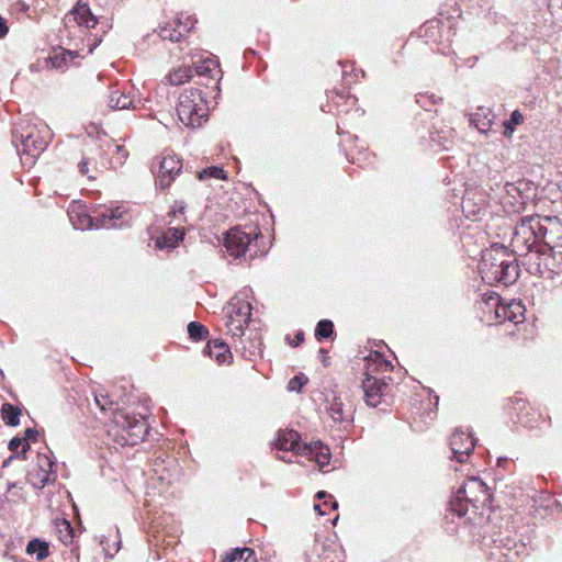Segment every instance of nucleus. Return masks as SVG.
Masks as SVG:
<instances>
[{
    "mask_svg": "<svg viewBox=\"0 0 562 562\" xmlns=\"http://www.w3.org/2000/svg\"><path fill=\"white\" fill-rule=\"evenodd\" d=\"M479 272L484 282L490 285L508 286L519 277V266L514 254L499 244L492 245L482 251Z\"/></svg>",
    "mask_w": 562,
    "mask_h": 562,
    "instance_id": "obj_1",
    "label": "nucleus"
},
{
    "mask_svg": "<svg viewBox=\"0 0 562 562\" xmlns=\"http://www.w3.org/2000/svg\"><path fill=\"white\" fill-rule=\"evenodd\" d=\"M52 138L49 126L41 121L21 119L12 128V145L25 165L34 164Z\"/></svg>",
    "mask_w": 562,
    "mask_h": 562,
    "instance_id": "obj_2",
    "label": "nucleus"
},
{
    "mask_svg": "<svg viewBox=\"0 0 562 562\" xmlns=\"http://www.w3.org/2000/svg\"><path fill=\"white\" fill-rule=\"evenodd\" d=\"M493 493L479 477H470L460 486L448 503V510L458 517H463L471 505L475 510L491 508Z\"/></svg>",
    "mask_w": 562,
    "mask_h": 562,
    "instance_id": "obj_3",
    "label": "nucleus"
},
{
    "mask_svg": "<svg viewBox=\"0 0 562 562\" xmlns=\"http://www.w3.org/2000/svg\"><path fill=\"white\" fill-rule=\"evenodd\" d=\"M552 234L535 217H525L516 225L512 237L515 255L524 256L535 251L533 248H546L553 244Z\"/></svg>",
    "mask_w": 562,
    "mask_h": 562,
    "instance_id": "obj_4",
    "label": "nucleus"
},
{
    "mask_svg": "<svg viewBox=\"0 0 562 562\" xmlns=\"http://www.w3.org/2000/svg\"><path fill=\"white\" fill-rule=\"evenodd\" d=\"M125 211L121 206H102L87 214L85 211L68 212L69 220L76 229L121 228L124 225Z\"/></svg>",
    "mask_w": 562,
    "mask_h": 562,
    "instance_id": "obj_5",
    "label": "nucleus"
},
{
    "mask_svg": "<svg viewBox=\"0 0 562 562\" xmlns=\"http://www.w3.org/2000/svg\"><path fill=\"white\" fill-rule=\"evenodd\" d=\"M177 114L182 124L200 127L207 119V106L199 89H189L179 97Z\"/></svg>",
    "mask_w": 562,
    "mask_h": 562,
    "instance_id": "obj_6",
    "label": "nucleus"
},
{
    "mask_svg": "<svg viewBox=\"0 0 562 562\" xmlns=\"http://www.w3.org/2000/svg\"><path fill=\"white\" fill-rule=\"evenodd\" d=\"M535 195V183L530 180L520 179L516 182H506L499 200L507 214H517L525 210L526 204Z\"/></svg>",
    "mask_w": 562,
    "mask_h": 562,
    "instance_id": "obj_7",
    "label": "nucleus"
},
{
    "mask_svg": "<svg viewBox=\"0 0 562 562\" xmlns=\"http://www.w3.org/2000/svg\"><path fill=\"white\" fill-rule=\"evenodd\" d=\"M555 252L557 246L551 245L524 255L527 258L528 271L542 278H552L553 274L562 272L561 260Z\"/></svg>",
    "mask_w": 562,
    "mask_h": 562,
    "instance_id": "obj_8",
    "label": "nucleus"
},
{
    "mask_svg": "<svg viewBox=\"0 0 562 562\" xmlns=\"http://www.w3.org/2000/svg\"><path fill=\"white\" fill-rule=\"evenodd\" d=\"M251 304L236 294L231 299L226 308L225 327L227 334L240 338L251 317Z\"/></svg>",
    "mask_w": 562,
    "mask_h": 562,
    "instance_id": "obj_9",
    "label": "nucleus"
},
{
    "mask_svg": "<svg viewBox=\"0 0 562 562\" xmlns=\"http://www.w3.org/2000/svg\"><path fill=\"white\" fill-rule=\"evenodd\" d=\"M257 227L250 232L241 231L239 227L231 228L224 234L223 243L226 251L234 258H240L246 254L254 239L259 235Z\"/></svg>",
    "mask_w": 562,
    "mask_h": 562,
    "instance_id": "obj_10",
    "label": "nucleus"
},
{
    "mask_svg": "<svg viewBox=\"0 0 562 562\" xmlns=\"http://www.w3.org/2000/svg\"><path fill=\"white\" fill-rule=\"evenodd\" d=\"M475 447V439L468 430L457 429L450 438L451 459L464 463Z\"/></svg>",
    "mask_w": 562,
    "mask_h": 562,
    "instance_id": "obj_11",
    "label": "nucleus"
},
{
    "mask_svg": "<svg viewBox=\"0 0 562 562\" xmlns=\"http://www.w3.org/2000/svg\"><path fill=\"white\" fill-rule=\"evenodd\" d=\"M274 448L279 451H291L296 454H307L313 451L312 443L301 442L299 432L293 429L279 430Z\"/></svg>",
    "mask_w": 562,
    "mask_h": 562,
    "instance_id": "obj_12",
    "label": "nucleus"
},
{
    "mask_svg": "<svg viewBox=\"0 0 562 562\" xmlns=\"http://www.w3.org/2000/svg\"><path fill=\"white\" fill-rule=\"evenodd\" d=\"M182 170V162L180 158L175 154L165 155L159 164V170L156 183L161 188L166 189L171 186L176 176Z\"/></svg>",
    "mask_w": 562,
    "mask_h": 562,
    "instance_id": "obj_13",
    "label": "nucleus"
},
{
    "mask_svg": "<svg viewBox=\"0 0 562 562\" xmlns=\"http://www.w3.org/2000/svg\"><path fill=\"white\" fill-rule=\"evenodd\" d=\"M362 390L367 405L376 407L381 403L382 397L387 393L389 383L367 373L362 381Z\"/></svg>",
    "mask_w": 562,
    "mask_h": 562,
    "instance_id": "obj_14",
    "label": "nucleus"
},
{
    "mask_svg": "<svg viewBox=\"0 0 562 562\" xmlns=\"http://www.w3.org/2000/svg\"><path fill=\"white\" fill-rule=\"evenodd\" d=\"M326 409L336 424L351 425L353 422L352 407L351 405L347 407L340 395L334 394Z\"/></svg>",
    "mask_w": 562,
    "mask_h": 562,
    "instance_id": "obj_15",
    "label": "nucleus"
},
{
    "mask_svg": "<svg viewBox=\"0 0 562 562\" xmlns=\"http://www.w3.org/2000/svg\"><path fill=\"white\" fill-rule=\"evenodd\" d=\"M526 308L520 301H510L507 304H498L496 306V317L518 324L525 318Z\"/></svg>",
    "mask_w": 562,
    "mask_h": 562,
    "instance_id": "obj_16",
    "label": "nucleus"
},
{
    "mask_svg": "<svg viewBox=\"0 0 562 562\" xmlns=\"http://www.w3.org/2000/svg\"><path fill=\"white\" fill-rule=\"evenodd\" d=\"M203 352L214 358L220 364L229 363L232 359L229 347L222 339L209 340Z\"/></svg>",
    "mask_w": 562,
    "mask_h": 562,
    "instance_id": "obj_17",
    "label": "nucleus"
},
{
    "mask_svg": "<svg viewBox=\"0 0 562 562\" xmlns=\"http://www.w3.org/2000/svg\"><path fill=\"white\" fill-rule=\"evenodd\" d=\"M184 237V229L170 227L162 235L156 238L155 245L158 249H173Z\"/></svg>",
    "mask_w": 562,
    "mask_h": 562,
    "instance_id": "obj_18",
    "label": "nucleus"
},
{
    "mask_svg": "<svg viewBox=\"0 0 562 562\" xmlns=\"http://www.w3.org/2000/svg\"><path fill=\"white\" fill-rule=\"evenodd\" d=\"M493 120L494 114L491 109L484 106L477 108L470 117L471 124L482 134H486L491 130Z\"/></svg>",
    "mask_w": 562,
    "mask_h": 562,
    "instance_id": "obj_19",
    "label": "nucleus"
},
{
    "mask_svg": "<svg viewBox=\"0 0 562 562\" xmlns=\"http://www.w3.org/2000/svg\"><path fill=\"white\" fill-rule=\"evenodd\" d=\"M75 21L79 25L86 27H94L98 23L97 16L91 12L88 3L78 2L77 5L71 10Z\"/></svg>",
    "mask_w": 562,
    "mask_h": 562,
    "instance_id": "obj_20",
    "label": "nucleus"
},
{
    "mask_svg": "<svg viewBox=\"0 0 562 562\" xmlns=\"http://www.w3.org/2000/svg\"><path fill=\"white\" fill-rule=\"evenodd\" d=\"M147 432L148 425L146 419L143 416H138L137 420H133V426L130 427V430L126 432V441L132 446L137 445L139 441L144 440Z\"/></svg>",
    "mask_w": 562,
    "mask_h": 562,
    "instance_id": "obj_21",
    "label": "nucleus"
},
{
    "mask_svg": "<svg viewBox=\"0 0 562 562\" xmlns=\"http://www.w3.org/2000/svg\"><path fill=\"white\" fill-rule=\"evenodd\" d=\"M134 102V99L120 90H113L109 95V105L114 110L135 109Z\"/></svg>",
    "mask_w": 562,
    "mask_h": 562,
    "instance_id": "obj_22",
    "label": "nucleus"
},
{
    "mask_svg": "<svg viewBox=\"0 0 562 562\" xmlns=\"http://www.w3.org/2000/svg\"><path fill=\"white\" fill-rule=\"evenodd\" d=\"M77 57H79L78 52L63 49L59 53H55L53 56H50L49 61L53 68L64 69L68 67L69 63Z\"/></svg>",
    "mask_w": 562,
    "mask_h": 562,
    "instance_id": "obj_23",
    "label": "nucleus"
},
{
    "mask_svg": "<svg viewBox=\"0 0 562 562\" xmlns=\"http://www.w3.org/2000/svg\"><path fill=\"white\" fill-rule=\"evenodd\" d=\"M21 409L10 403H4L1 406V417L5 425L15 427L20 424Z\"/></svg>",
    "mask_w": 562,
    "mask_h": 562,
    "instance_id": "obj_24",
    "label": "nucleus"
},
{
    "mask_svg": "<svg viewBox=\"0 0 562 562\" xmlns=\"http://www.w3.org/2000/svg\"><path fill=\"white\" fill-rule=\"evenodd\" d=\"M48 543L38 538L32 539L26 546L27 554H35L38 561H43L48 557Z\"/></svg>",
    "mask_w": 562,
    "mask_h": 562,
    "instance_id": "obj_25",
    "label": "nucleus"
},
{
    "mask_svg": "<svg viewBox=\"0 0 562 562\" xmlns=\"http://www.w3.org/2000/svg\"><path fill=\"white\" fill-rule=\"evenodd\" d=\"M192 77V69L189 66L179 67L173 69L167 75V80L170 85L179 86L188 82Z\"/></svg>",
    "mask_w": 562,
    "mask_h": 562,
    "instance_id": "obj_26",
    "label": "nucleus"
},
{
    "mask_svg": "<svg viewBox=\"0 0 562 562\" xmlns=\"http://www.w3.org/2000/svg\"><path fill=\"white\" fill-rule=\"evenodd\" d=\"M56 531L58 533L59 540L64 544H69L72 542L75 530L69 520L63 518L56 521Z\"/></svg>",
    "mask_w": 562,
    "mask_h": 562,
    "instance_id": "obj_27",
    "label": "nucleus"
},
{
    "mask_svg": "<svg viewBox=\"0 0 562 562\" xmlns=\"http://www.w3.org/2000/svg\"><path fill=\"white\" fill-rule=\"evenodd\" d=\"M313 451L307 453L306 456L310 458H315L321 468H324L329 463L330 452L327 447H324L322 442L312 443Z\"/></svg>",
    "mask_w": 562,
    "mask_h": 562,
    "instance_id": "obj_28",
    "label": "nucleus"
},
{
    "mask_svg": "<svg viewBox=\"0 0 562 562\" xmlns=\"http://www.w3.org/2000/svg\"><path fill=\"white\" fill-rule=\"evenodd\" d=\"M220 71L218 63L210 58L195 66L196 75L212 79H214Z\"/></svg>",
    "mask_w": 562,
    "mask_h": 562,
    "instance_id": "obj_29",
    "label": "nucleus"
},
{
    "mask_svg": "<svg viewBox=\"0 0 562 562\" xmlns=\"http://www.w3.org/2000/svg\"><path fill=\"white\" fill-rule=\"evenodd\" d=\"M158 35L161 40H169L171 42H180L183 37L182 31L177 29L175 22L159 26Z\"/></svg>",
    "mask_w": 562,
    "mask_h": 562,
    "instance_id": "obj_30",
    "label": "nucleus"
},
{
    "mask_svg": "<svg viewBox=\"0 0 562 562\" xmlns=\"http://www.w3.org/2000/svg\"><path fill=\"white\" fill-rule=\"evenodd\" d=\"M529 407L527 400L516 396L510 398L508 413L512 416V419L517 424L520 414H524Z\"/></svg>",
    "mask_w": 562,
    "mask_h": 562,
    "instance_id": "obj_31",
    "label": "nucleus"
},
{
    "mask_svg": "<svg viewBox=\"0 0 562 562\" xmlns=\"http://www.w3.org/2000/svg\"><path fill=\"white\" fill-rule=\"evenodd\" d=\"M112 150V160L111 164L113 168H117L124 165L125 160L128 157V151L123 145L120 144H108V150Z\"/></svg>",
    "mask_w": 562,
    "mask_h": 562,
    "instance_id": "obj_32",
    "label": "nucleus"
},
{
    "mask_svg": "<svg viewBox=\"0 0 562 562\" xmlns=\"http://www.w3.org/2000/svg\"><path fill=\"white\" fill-rule=\"evenodd\" d=\"M254 558H256L254 550L249 548H236L224 558L223 562H248Z\"/></svg>",
    "mask_w": 562,
    "mask_h": 562,
    "instance_id": "obj_33",
    "label": "nucleus"
},
{
    "mask_svg": "<svg viewBox=\"0 0 562 562\" xmlns=\"http://www.w3.org/2000/svg\"><path fill=\"white\" fill-rule=\"evenodd\" d=\"M541 414L529 407L524 414H520L517 424L526 428H538Z\"/></svg>",
    "mask_w": 562,
    "mask_h": 562,
    "instance_id": "obj_34",
    "label": "nucleus"
},
{
    "mask_svg": "<svg viewBox=\"0 0 562 562\" xmlns=\"http://www.w3.org/2000/svg\"><path fill=\"white\" fill-rule=\"evenodd\" d=\"M27 481L30 484H32L33 487L43 488L46 484L54 480L53 476H50L46 472L43 473L40 470H32L27 474Z\"/></svg>",
    "mask_w": 562,
    "mask_h": 562,
    "instance_id": "obj_35",
    "label": "nucleus"
},
{
    "mask_svg": "<svg viewBox=\"0 0 562 562\" xmlns=\"http://www.w3.org/2000/svg\"><path fill=\"white\" fill-rule=\"evenodd\" d=\"M334 335V323L330 319H321L315 328L317 340L328 339Z\"/></svg>",
    "mask_w": 562,
    "mask_h": 562,
    "instance_id": "obj_36",
    "label": "nucleus"
},
{
    "mask_svg": "<svg viewBox=\"0 0 562 562\" xmlns=\"http://www.w3.org/2000/svg\"><path fill=\"white\" fill-rule=\"evenodd\" d=\"M188 334L191 339L198 341L207 337L209 329L199 322H190L188 324Z\"/></svg>",
    "mask_w": 562,
    "mask_h": 562,
    "instance_id": "obj_37",
    "label": "nucleus"
},
{
    "mask_svg": "<svg viewBox=\"0 0 562 562\" xmlns=\"http://www.w3.org/2000/svg\"><path fill=\"white\" fill-rule=\"evenodd\" d=\"M9 449L12 453H20L22 460H26V452L30 449V443L23 441L20 437H13L9 442Z\"/></svg>",
    "mask_w": 562,
    "mask_h": 562,
    "instance_id": "obj_38",
    "label": "nucleus"
},
{
    "mask_svg": "<svg viewBox=\"0 0 562 562\" xmlns=\"http://www.w3.org/2000/svg\"><path fill=\"white\" fill-rule=\"evenodd\" d=\"M137 418L135 415L119 412L114 416V422L124 432H127L133 426V420H137Z\"/></svg>",
    "mask_w": 562,
    "mask_h": 562,
    "instance_id": "obj_39",
    "label": "nucleus"
},
{
    "mask_svg": "<svg viewBox=\"0 0 562 562\" xmlns=\"http://www.w3.org/2000/svg\"><path fill=\"white\" fill-rule=\"evenodd\" d=\"M522 121L524 116L518 110L512 112L509 120L504 122V135L510 136L515 130V126L522 123Z\"/></svg>",
    "mask_w": 562,
    "mask_h": 562,
    "instance_id": "obj_40",
    "label": "nucleus"
},
{
    "mask_svg": "<svg viewBox=\"0 0 562 562\" xmlns=\"http://www.w3.org/2000/svg\"><path fill=\"white\" fill-rule=\"evenodd\" d=\"M55 463L54 461L45 456V454H42V453H38L37 456V469L36 470H40L41 472L43 473H47L49 474L50 476H53V480H55L56 475H55V472L53 470Z\"/></svg>",
    "mask_w": 562,
    "mask_h": 562,
    "instance_id": "obj_41",
    "label": "nucleus"
},
{
    "mask_svg": "<svg viewBox=\"0 0 562 562\" xmlns=\"http://www.w3.org/2000/svg\"><path fill=\"white\" fill-rule=\"evenodd\" d=\"M175 22V25L177 26L178 30H181L182 33H189L194 24H195V20L192 18V16H189V15H186L183 13H180L176 21Z\"/></svg>",
    "mask_w": 562,
    "mask_h": 562,
    "instance_id": "obj_42",
    "label": "nucleus"
},
{
    "mask_svg": "<svg viewBox=\"0 0 562 562\" xmlns=\"http://www.w3.org/2000/svg\"><path fill=\"white\" fill-rule=\"evenodd\" d=\"M205 177L226 179V172L221 167L212 166L199 172V179H204Z\"/></svg>",
    "mask_w": 562,
    "mask_h": 562,
    "instance_id": "obj_43",
    "label": "nucleus"
},
{
    "mask_svg": "<svg viewBox=\"0 0 562 562\" xmlns=\"http://www.w3.org/2000/svg\"><path fill=\"white\" fill-rule=\"evenodd\" d=\"M94 402L102 412H108L112 408L113 402L106 393H94Z\"/></svg>",
    "mask_w": 562,
    "mask_h": 562,
    "instance_id": "obj_44",
    "label": "nucleus"
},
{
    "mask_svg": "<svg viewBox=\"0 0 562 562\" xmlns=\"http://www.w3.org/2000/svg\"><path fill=\"white\" fill-rule=\"evenodd\" d=\"M308 379L303 374H299L293 376L288 383V391L290 392H300L304 384H306Z\"/></svg>",
    "mask_w": 562,
    "mask_h": 562,
    "instance_id": "obj_45",
    "label": "nucleus"
},
{
    "mask_svg": "<svg viewBox=\"0 0 562 562\" xmlns=\"http://www.w3.org/2000/svg\"><path fill=\"white\" fill-rule=\"evenodd\" d=\"M92 164V159L89 157H82L80 162L78 164L79 172L82 176H88L90 171V165Z\"/></svg>",
    "mask_w": 562,
    "mask_h": 562,
    "instance_id": "obj_46",
    "label": "nucleus"
},
{
    "mask_svg": "<svg viewBox=\"0 0 562 562\" xmlns=\"http://www.w3.org/2000/svg\"><path fill=\"white\" fill-rule=\"evenodd\" d=\"M186 210V203L183 201H176L171 207L169 215L176 216L177 213H183Z\"/></svg>",
    "mask_w": 562,
    "mask_h": 562,
    "instance_id": "obj_47",
    "label": "nucleus"
},
{
    "mask_svg": "<svg viewBox=\"0 0 562 562\" xmlns=\"http://www.w3.org/2000/svg\"><path fill=\"white\" fill-rule=\"evenodd\" d=\"M38 436V431L34 428H26L24 431V439L23 441L32 440L36 441Z\"/></svg>",
    "mask_w": 562,
    "mask_h": 562,
    "instance_id": "obj_48",
    "label": "nucleus"
},
{
    "mask_svg": "<svg viewBox=\"0 0 562 562\" xmlns=\"http://www.w3.org/2000/svg\"><path fill=\"white\" fill-rule=\"evenodd\" d=\"M9 32V27L7 25V21L0 16V38H3Z\"/></svg>",
    "mask_w": 562,
    "mask_h": 562,
    "instance_id": "obj_49",
    "label": "nucleus"
},
{
    "mask_svg": "<svg viewBox=\"0 0 562 562\" xmlns=\"http://www.w3.org/2000/svg\"><path fill=\"white\" fill-rule=\"evenodd\" d=\"M559 241L558 243H553L552 246H557V256H559L560 260H561V265H562V235L558 237Z\"/></svg>",
    "mask_w": 562,
    "mask_h": 562,
    "instance_id": "obj_50",
    "label": "nucleus"
},
{
    "mask_svg": "<svg viewBox=\"0 0 562 562\" xmlns=\"http://www.w3.org/2000/svg\"><path fill=\"white\" fill-rule=\"evenodd\" d=\"M548 5L553 10L562 9V0H548Z\"/></svg>",
    "mask_w": 562,
    "mask_h": 562,
    "instance_id": "obj_51",
    "label": "nucleus"
},
{
    "mask_svg": "<svg viewBox=\"0 0 562 562\" xmlns=\"http://www.w3.org/2000/svg\"><path fill=\"white\" fill-rule=\"evenodd\" d=\"M15 458H21V454L20 453H12L9 458H7L3 463H2V468H7L10 465V463L12 462L13 459Z\"/></svg>",
    "mask_w": 562,
    "mask_h": 562,
    "instance_id": "obj_52",
    "label": "nucleus"
},
{
    "mask_svg": "<svg viewBox=\"0 0 562 562\" xmlns=\"http://www.w3.org/2000/svg\"><path fill=\"white\" fill-rule=\"evenodd\" d=\"M328 497L330 498V501L329 502L328 501H324V503L322 505L325 506V507H328V505H330V507L333 509H337L338 508L337 501L333 499V497L330 495Z\"/></svg>",
    "mask_w": 562,
    "mask_h": 562,
    "instance_id": "obj_53",
    "label": "nucleus"
},
{
    "mask_svg": "<svg viewBox=\"0 0 562 562\" xmlns=\"http://www.w3.org/2000/svg\"><path fill=\"white\" fill-rule=\"evenodd\" d=\"M319 356H321V360L322 362L325 364V366H328L327 363V360H328V357H327V351L324 349V348H321L319 351H318Z\"/></svg>",
    "mask_w": 562,
    "mask_h": 562,
    "instance_id": "obj_54",
    "label": "nucleus"
},
{
    "mask_svg": "<svg viewBox=\"0 0 562 562\" xmlns=\"http://www.w3.org/2000/svg\"><path fill=\"white\" fill-rule=\"evenodd\" d=\"M120 546H121V541H117L116 542V547H115L113 552H110L109 550L104 549L105 550V555L109 557V558H113L114 554L119 551Z\"/></svg>",
    "mask_w": 562,
    "mask_h": 562,
    "instance_id": "obj_55",
    "label": "nucleus"
},
{
    "mask_svg": "<svg viewBox=\"0 0 562 562\" xmlns=\"http://www.w3.org/2000/svg\"><path fill=\"white\" fill-rule=\"evenodd\" d=\"M374 357L380 360L381 364H384L385 367H391V363L387 362L385 359L382 358L381 353L374 352Z\"/></svg>",
    "mask_w": 562,
    "mask_h": 562,
    "instance_id": "obj_56",
    "label": "nucleus"
},
{
    "mask_svg": "<svg viewBox=\"0 0 562 562\" xmlns=\"http://www.w3.org/2000/svg\"><path fill=\"white\" fill-rule=\"evenodd\" d=\"M323 505L322 504H315L314 509L321 515L324 516L326 513L322 510Z\"/></svg>",
    "mask_w": 562,
    "mask_h": 562,
    "instance_id": "obj_57",
    "label": "nucleus"
},
{
    "mask_svg": "<svg viewBox=\"0 0 562 562\" xmlns=\"http://www.w3.org/2000/svg\"><path fill=\"white\" fill-rule=\"evenodd\" d=\"M18 4L21 11L26 12L29 10V5L25 2L20 1Z\"/></svg>",
    "mask_w": 562,
    "mask_h": 562,
    "instance_id": "obj_58",
    "label": "nucleus"
},
{
    "mask_svg": "<svg viewBox=\"0 0 562 562\" xmlns=\"http://www.w3.org/2000/svg\"><path fill=\"white\" fill-rule=\"evenodd\" d=\"M328 495L325 491H319L317 492L316 494V497L319 498V499H323V498H326Z\"/></svg>",
    "mask_w": 562,
    "mask_h": 562,
    "instance_id": "obj_59",
    "label": "nucleus"
},
{
    "mask_svg": "<svg viewBox=\"0 0 562 562\" xmlns=\"http://www.w3.org/2000/svg\"><path fill=\"white\" fill-rule=\"evenodd\" d=\"M303 339H304V334L301 331V333H299L296 335V344H295V346L299 345L301 341H303Z\"/></svg>",
    "mask_w": 562,
    "mask_h": 562,
    "instance_id": "obj_60",
    "label": "nucleus"
},
{
    "mask_svg": "<svg viewBox=\"0 0 562 562\" xmlns=\"http://www.w3.org/2000/svg\"><path fill=\"white\" fill-rule=\"evenodd\" d=\"M508 459L507 458H504V457H499L497 459V464L498 465H502L503 463H507Z\"/></svg>",
    "mask_w": 562,
    "mask_h": 562,
    "instance_id": "obj_61",
    "label": "nucleus"
},
{
    "mask_svg": "<svg viewBox=\"0 0 562 562\" xmlns=\"http://www.w3.org/2000/svg\"><path fill=\"white\" fill-rule=\"evenodd\" d=\"M416 102L419 103L422 106H426V103H422L420 98L416 97Z\"/></svg>",
    "mask_w": 562,
    "mask_h": 562,
    "instance_id": "obj_62",
    "label": "nucleus"
},
{
    "mask_svg": "<svg viewBox=\"0 0 562 562\" xmlns=\"http://www.w3.org/2000/svg\"><path fill=\"white\" fill-rule=\"evenodd\" d=\"M247 292H248V289H245V290H244V293H247ZM239 295L246 300L247 294H244V295H243V293H239Z\"/></svg>",
    "mask_w": 562,
    "mask_h": 562,
    "instance_id": "obj_63",
    "label": "nucleus"
},
{
    "mask_svg": "<svg viewBox=\"0 0 562 562\" xmlns=\"http://www.w3.org/2000/svg\"><path fill=\"white\" fill-rule=\"evenodd\" d=\"M280 460L286 461L285 456H278Z\"/></svg>",
    "mask_w": 562,
    "mask_h": 562,
    "instance_id": "obj_64",
    "label": "nucleus"
}]
</instances>
